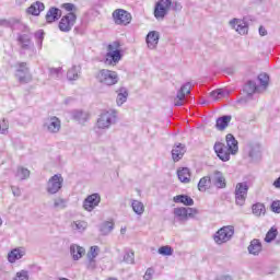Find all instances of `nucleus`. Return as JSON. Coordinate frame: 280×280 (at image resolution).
<instances>
[{
  "label": "nucleus",
  "mask_w": 280,
  "mask_h": 280,
  "mask_svg": "<svg viewBox=\"0 0 280 280\" xmlns=\"http://www.w3.org/2000/svg\"><path fill=\"white\" fill-rule=\"evenodd\" d=\"M225 142H215L213 145L217 156L223 162L231 161V154L235 156L240 151L238 142L232 133L226 135Z\"/></svg>",
  "instance_id": "f257e3e1"
},
{
  "label": "nucleus",
  "mask_w": 280,
  "mask_h": 280,
  "mask_svg": "<svg viewBox=\"0 0 280 280\" xmlns=\"http://www.w3.org/2000/svg\"><path fill=\"white\" fill-rule=\"evenodd\" d=\"M257 82L248 81L245 84L244 91L247 95H255V93L266 92L268 89V85L270 84V77L267 73H260L257 77Z\"/></svg>",
  "instance_id": "f03ea898"
},
{
  "label": "nucleus",
  "mask_w": 280,
  "mask_h": 280,
  "mask_svg": "<svg viewBox=\"0 0 280 280\" xmlns=\"http://www.w3.org/2000/svg\"><path fill=\"white\" fill-rule=\"evenodd\" d=\"M122 56L124 55H121V44L119 42H113L107 46L104 65H107V67H116L117 65H119Z\"/></svg>",
  "instance_id": "7ed1b4c3"
},
{
  "label": "nucleus",
  "mask_w": 280,
  "mask_h": 280,
  "mask_svg": "<svg viewBox=\"0 0 280 280\" xmlns=\"http://www.w3.org/2000/svg\"><path fill=\"white\" fill-rule=\"evenodd\" d=\"M117 124V110L108 109L103 110L96 120L95 129L96 130H108L110 126Z\"/></svg>",
  "instance_id": "20e7f679"
},
{
  "label": "nucleus",
  "mask_w": 280,
  "mask_h": 280,
  "mask_svg": "<svg viewBox=\"0 0 280 280\" xmlns=\"http://www.w3.org/2000/svg\"><path fill=\"white\" fill-rule=\"evenodd\" d=\"M233 235H235V228L233 225H225L214 233L213 240L215 244L222 246V244L231 242V240H233Z\"/></svg>",
  "instance_id": "39448f33"
},
{
  "label": "nucleus",
  "mask_w": 280,
  "mask_h": 280,
  "mask_svg": "<svg viewBox=\"0 0 280 280\" xmlns=\"http://www.w3.org/2000/svg\"><path fill=\"white\" fill-rule=\"evenodd\" d=\"M15 78L20 84H30L32 82V72L27 62L15 63Z\"/></svg>",
  "instance_id": "423d86ee"
},
{
  "label": "nucleus",
  "mask_w": 280,
  "mask_h": 280,
  "mask_svg": "<svg viewBox=\"0 0 280 280\" xmlns=\"http://www.w3.org/2000/svg\"><path fill=\"white\" fill-rule=\"evenodd\" d=\"M96 79L101 84H104L105 86H114V84L119 82V75L117 72L108 69L100 70L97 72Z\"/></svg>",
  "instance_id": "0eeeda50"
},
{
  "label": "nucleus",
  "mask_w": 280,
  "mask_h": 280,
  "mask_svg": "<svg viewBox=\"0 0 280 280\" xmlns=\"http://www.w3.org/2000/svg\"><path fill=\"white\" fill-rule=\"evenodd\" d=\"M60 128H62V122L56 116H49L43 121V130L48 132V135H58Z\"/></svg>",
  "instance_id": "6e6552de"
},
{
  "label": "nucleus",
  "mask_w": 280,
  "mask_h": 280,
  "mask_svg": "<svg viewBox=\"0 0 280 280\" xmlns=\"http://www.w3.org/2000/svg\"><path fill=\"white\" fill-rule=\"evenodd\" d=\"M172 8V0H160L155 4L154 16L158 21H163Z\"/></svg>",
  "instance_id": "1a4fd4ad"
},
{
  "label": "nucleus",
  "mask_w": 280,
  "mask_h": 280,
  "mask_svg": "<svg viewBox=\"0 0 280 280\" xmlns=\"http://www.w3.org/2000/svg\"><path fill=\"white\" fill-rule=\"evenodd\" d=\"M62 183H65V178H62L61 174H56L51 178H49L46 191L54 196V194H58L62 189Z\"/></svg>",
  "instance_id": "9d476101"
},
{
  "label": "nucleus",
  "mask_w": 280,
  "mask_h": 280,
  "mask_svg": "<svg viewBox=\"0 0 280 280\" xmlns=\"http://www.w3.org/2000/svg\"><path fill=\"white\" fill-rule=\"evenodd\" d=\"M75 21H78V16L73 12H70L63 15L59 22L60 32L67 33L70 30H73V25H75Z\"/></svg>",
  "instance_id": "9b49d317"
},
{
  "label": "nucleus",
  "mask_w": 280,
  "mask_h": 280,
  "mask_svg": "<svg viewBox=\"0 0 280 280\" xmlns=\"http://www.w3.org/2000/svg\"><path fill=\"white\" fill-rule=\"evenodd\" d=\"M261 144L259 142H249L245 147V153L252 161H259L261 159Z\"/></svg>",
  "instance_id": "f8f14e48"
},
{
  "label": "nucleus",
  "mask_w": 280,
  "mask_h": 280,
  "mask_svg": "<svg viewBox=\"0 0 280 280\" xmlns=\"http://www.w3.org/2000/svg\"><path fill=\"white\" fill-rule=\"evenodd\" d=\"M113 19L116 25H128L132 21V15L126 10L117 9L113 12Z\"/></svg>",
  "instance_id": "ddd939ff"
},
{
  "label": "nucleus",
  "mask_w": 280,
  "mask_h": 280,
  "mask_svg": "<svg viewBox=\"0 0 280 280\" xmlns=\"http://www.w3.org/2000/svg\"><path fill=\"white\" fill-rule=\"evenodd\" d=\"M18 44L21 48L20 54H25V51H32L34 49V43H32V36L30 34L18 35Z\"/></svg>",
  "instance_id": "4468645a"
},
{
  "label": "nucleus",
  "mask_w": 280,
  "mask_h": 280,
  "mask_svg": "<svg viewBox=\"0 0 280 280\" xmlns=\"http://www.w3.org/2000/svg\"><path fill=\"white\" fill-rule=\"evenodd\" d=\"M100 202H102V197L100 194H92L84 199L83 209L91 212L93 209H95V207H100Z\"/></svg>",
  "instance_id": "2eb2a0df"
},
{
  "label": "nucleus",
  "mask_w": 280,
  "mask_h": 280,
  "mask_svg": "<svg viewBox=\"0 0 280 280\" xmlns=\"http://www.w3.org/2000/svg\"><path fill=\"white\" fill-rule=\"evenodd\" d=\"M25 255H27L25 247H15L8 253L7 259L9 264H16V261L24 258Z\"/></svg>",
  "instance_id": "dca6fc26"
},
{
  "label": "nucleus",
  "mask_w": 280,
  "mask_h": 280,
  "mask_svg": "<svg viewBox=\"0 0 280 280\" xmlns=\"http://www.w3.org/2000/svg\"><path fill=\"white\" fill-rule=\"evenodd\" d=\"M230 27H232V30H235V32H237V34H241V36L248 34V24H246L244 20H241V19L231 20Z\"/></svg>",
  "instance_id": "f3484780"
},
{
  "label": "nucleus",
  "mask_w": 280,
  "mask_h": 280,
  "mask_svg": "<svg viewBox=\"0 0 280 280\" xmlns=\"http://www.w3.org/2000/svg\"><path fill=\"white\" fill-rule=\"evenodd\" d=\"M190 93H191V83L187 82L177 92V95L175 97V106H183V103L185 102V95H189Z\"/></svg>",
  "instance_id": "a211bd4d"
},
{
  "label": "nucleus",
  "mask_w": 280,
  "mask_h": 280,
  "mask_svg": "<svg viewBox=\"0 0 280 280\" xmlns=\"http://www.w3.org/2000/svg\"><path fill=\"white\" fill-rule=\"evenodd\" d=\"M212 185L217 187V189H226V177L222 172H214L212 176Z\"/></svg>",
  "instance_id": "6ab92c4d"
},
{
  "label": "nucleus",
  "mask_w": 280,
  "mask_h": 280,
  "mask_svg": "<svg viewBox=\"0 0 280 280\" xmlns=\"http://www.w3.org/2000/svg\"><path fill=\"white\" fill-rule=\"evenodd\" d=\"M185 152H187V150L185 149V144H182V143L175 144L172 150L173 161L175 163H178V161H180V159L185 156Z\"/></svg>",
  "instance_id": "aec40b11"
},
{
  "label": "nucleus",
  "mask_w": 280,
  "mask_h": 280,
  "mask_svg": "<svg viewBox=\"0 0 280 280\" xmlns=\"http://www.w3.org/2000/svg\"><path fill=\"white\" fill-rule=\"evenodd\" d=\"M45 11V3L40 1H36L31 7L26 9L27 14H32V16H39L40 12Z\"/></svg>",
  "instance_id": "412c9836"
},
{
  "label": "nucleus",
  "mask_w": 280,
  "mask_h": 280,
  "mask_svg": "<svg viewBox=\"0 0 280 280\" xmlns=\"http://www.w3.org/2000/svg\"><path fill=\"white\" fill-rule=\"evenodd\" d=\"M84 253H86L84 247L78 244L70 245V255L74 261L82 259V256L84 255Z\"/></svg>",
  "instance_id": "4be33fe9"
},
{
  "label": "nucleus",
  "mask_w": 280,
  "mask_h": 280,
  "mask_svg": "<svg viewBox=\"0 0 280 280\" xmlns=\"http://www.w3.org/2000/svg\"><path fill=\"white\" fill-rule=\"evenodd\" d=\"M159 32L151 31L147 35V45L149 49H156V45H159Z\"/></svg>",
  "instance_id": "5701e85b"
},
{
  "label": "nucleus",
  "mask_w": 280,
  "mask_h": 280,
  "mask_svg": "<svg viewBox=\"0 0 280 280\" xmlns=\"http://www.w3.org/2000/svg\"><path fill=\"white\" fill-rule=\"evenodd\" d=\"M62 16V11L58 8H50L46 13V21L47 23H55V21H58Z\"/></svg>",
  "instance_id": "b1692460"
},
{
  "label": "nucleus",
  "mask_w": 280,
  "mask_h": 280,
  "mask_svg": "<svg viewBox=\"0 0 280 280\" xmlns=\"http://www.w3.org/2000/svg\"><path fill=\"white\" fill-rule=\"evenodd\" d=\"M116 93H117V98H116L117 106H124V104L128 102V89L120 88L116 91Z\"/></svg>",
  "instance_id": "393cba45"
},
{
  "label": "nucleus",
  "mask_w": 280,
  "mask_h": 280,
  "mask_svg": "<svg viewBox=\"0 0 280 280\" xmlns=\"http://www.w3.org/2000/svg\"><path fill=\"white\" fill-rule=\"evenodd\" d=\"M232 117L226 115L219 117L215 122L217 130H226L229 128V124H231Z\"/></svg>",
  "instance_id": "a878e982"
},
{
  "label": "nucleus",
  "mask_w": 280,
  "mask_h": 280,
  "mask_svg": "<svg viewBox=\"0 0 280 280\" xmlns=\"http://www.w3.org/2000/svg\"><path fill=\"white\" fill-rule=\"evenodd\" d=\"M81 71L82 68H80V66H72L67 72V79L70 82H72L73 80H79Z\"/></svg>",
  "instance_id": "bb28decb"
},
{
  "label": "nucleus",
  "mask_w": 280,
  "mask_h": 280,
  "mask_svg": "<svg viewBox=\"0 0 280 280\" xmlns=\"http://www.w3.org/2000/svg\"><path fill=\"white\" fill-rule=\"evenodd\" d=\"M100 255V247L92 246L88 253L89 268H95V257Z\"/></svg>",
  "instance_id": "cd10ccee"
},
{
  "label": "nucleus",
  "mask_w": 280,
  "mask_h": 280,
  "mask_svg": "<svg viewBox=\"0 0 280 280\" xmlns=\"http://www.w3.org/2000/svg\"><path fill=\"white\" fill-rule=\"evenodd\" d=\"M177 176H178L180 183H190V180H191V172L189 171L188 167L178 170Z\"/></svg>",
  "instance_id": "c85d7f7f"
},
{
  "label": "nucleus",
  "mask_w": 280,
  "mask_h": 280,
  "mask_svg": "<svg viewBox=\"0 0 280 280\" xmlns=\"http://www.w3.org/2000/svg\"><path fill=\"white\" fill-rule=\"evenodd\" d=\"M174 202H180L182 205H185L186 207H194V199L187 195H178L174 197Z\"/></svg>",
  "instance_id": "c756f323"
},
{
  "label": "nucleus",
  "mask_w": 280,
  "mask_h": 280,
  "mask_svg": "<svg viewBox=\"0 0 280 280\" xmlns=\"http://www.w3.org/2000/svg\"><path fill=\"white\" fill-rule=\"evenodd\" d=\"M131 208L137 215H143V213L145 212V206L143 205V202L136 199L131 200Z\"/></svg>",
  "instance_id": "7c9ffc66"
},
{
  "label": "nucleus",
  "mask_w": 280,
  "mask_h": 280,
  "mask_svg": "<svg viewBox=\"0 0 280 280\" xmlns=\"http://www.w3.org/2000/svg\"><path fill=\"white\" fill-rule=\"evenodd\" d=\"M89 226V224L85 221H73L71 223V229L72 231H74L75 233H84L86 231V228Z\"/></svg>",
  "instance_id": "2f4dec72"
},
{
  "label": "nucleus",
  "mask_w": 280,
  "mask_h": 280,
  "mask_svg": "<svg viewBox=\"0 0 280 280\" xmlns=\"http://www.w3.org/2000/svg\"><path fill=\"white\" fill-rule=\"evenodd\" d=\"M68 200L61 197H57L54 199L52 208L56 211H62V209H67Z\"/></svg>",
  "instance_id": "473e14b6"
},
{
  "label": "nucleus",
  "mask_w": 280,
  "mask_h": 280,
  "mask_svg": "<svg viewBox=\"0 0 280 280\" xmlns=\"http://www.w3.org/2000/svg\"><path fill=\"white\" fill-rule=\"evenodd\" d=\"M252 212L257 218H260V215H266V206L261 202L254 203L252 206Z\"/></svg>",
  "instance_id": "72a5a7b5"
},
{
  "label": "nucleus",
  "mask_w": 280,
  "mask_h": 280,
  "mask_svg": "<svg viewBox=\"0 0 280 280\" xmlns=\"http://www.w3.org/2000/svg\"><path fill=\"white\" fill-rule=\"evenodd\" d=\"M261 250V242L259 240H253L248 246L249 255H259Z\"/></svg>",
  "instance_id": "f704fd0d"
},
{
  "label": "nucleus",
  "mask_w": 280,
  "mask_h": 280,
  "mask_svg": "<svg viewBox=\"0 0 280 280\" xmlns=\"http://www.w3.org/2000/svg\"><path fill=\"white\" fill-rule=\"evenodd\" d=\"M199 191L205 192L209 187H211V177L210 176H205L200 178L198 185H197Z\"/></svg>",
  "instance_id": "c9c22d12"
},
{
  "label": "nucleus",
  "mask_w": 280,
  "mask_h": 280,
  "mask_svg": "<svg viewBox=\"0 0 280 280\" xmlns=\"http://www.w3.org/2000/svg\"><path fill=\"white\" fill-rule=\"evenodd\" d=\"M15 178L19 180H27V178H30V170L19 166L15 171Z\"/></svg>",
  "instance_id": "e433bc0d"
},
{
  "label": "nucleus",
  "mask_w": 280,
  "mask_h": 280,
  "mask_svg": "<svg viewBox=\"0 0 280 280\" xmlns=\"http://www.w3.org/2000/svg\"><path fill=\"white\" fill-rule=\"evenodd\" d=\"M72 117L80 124H84V121H86L89 119V114L83 110H73Z\"/></svg>",
  "instance_id": "4c0bfd02"
},
{
  "label": "nucleus",
  "mask_w": 280,
  "mask_h": 280,
  "mask_svg": "<svg viewBox=\"0 0 280 280\" xmlns=\"http://www.w3.org/2000/svg\"><path fill=\"white\" fill-rule=\"evenodd\" d=\"M113 229H115V223L110 221H105L100 226L102 235H108L109 233L113 232Z\"/></svg>",
  "instance_id": "58836bf2"
},
{
  "label": "nucleus",
  "mask_w": 280,
  "mask_h": 280,
  "mask_svg": "<svg viewBox=\"0 0 280 280\" xmlns=\"http://www.w3.org/2000/svg\"><path fill=\"white\" fill-rule=\"evenodd\" d=\"M235 194L248 196V183L246 182L237 183L235 187Z\"/></svg>",
  "instance_id": "ea45409f"
},
{
  "label": "nucleus",
  "mask_w": 280,
  "mask_h": 280,
  "mask_svg": "<svg viewBox=\"0 0 280 280\" xmlns=\"http://www.w3.org/2000/svg\"><path fill=\"white\" fill-rule=\"evenodd\" d=\"M174 215L178 218L180 222H185L187 220V208H175Z\"/></svg>",
  "instance_id": "a19ab883"
},
{
  "label": "nucleus",
  "mask_w": 280,
  "mask_h": 280,
  "mask_svg": "<svg viewBox=\"0 0 280 280\" xmlns=\"http://www.w3.org/2000/svg\"><path fill=\"white\" fill-rule=\"evenodd\" d=\"M277 235H279V231L277 230V228H271L266 234L265 242H267V244H270V242L276 240Z\"/></svg>",
  "instance_id": "79ce46f5"
},
{
  "label": "nucleus",
  "mask_w": 280,
  "mask_h": 280,
  "mask_svg": "<svg viewBox=\"0 0 280 280\" xmlns=\"http://www.w3.org/2000/svg\"><path fill=\"white\" fill-rule=\"evenodd\" d=\"M224 95H226V92L222 89L212 91L210 93V97L214 101L218 102V100H222V97H224Z\"/></svg>",
  "instance_id": "37998d69"
},
{
  "label": "nucleus",
  "mask_w": 280,
  "mask_h": 280,
  "mask_svg": "<svg viewBox=\"0 0 280 280\" xmlns=\"http://www.w3.org/2000/svg\"><path fill=\"white\" fill-rule=\"evenodd\" d=\"M158 253L165 257H170V256L174 255V249L170 245H166V246L160 247Z\"/></svg>",
  "instance_id": "c03bdc74"
},
{
  "label": "nucleus",
  "mask_w": 280,
  "mask_h": 280,
  "mask_svg": "<svg viewBox=\"0 0 280 280\" xmlns=\"http://www.w3.org/2000/svg\"><path fill=\"white\" fill-rule=\"evenodd\" d=\"M19 23V20L10 19V20H0V26L1 27H11L14 28V26Z\"/></svg>",
  "instance_id": "a18cd8bd"
},
{
  "label": "nucleus",
  "mask_w": 280,
  "mask_h": 280,
  "mask_svg": "<svg viewBox=\"0 0 280 280\" xmlns=\"http://www.w3.org/2000/svg\"><path fill=\"white\" fill-rule=\"evenodd\" d=\"M8 130H10V122L3 118L0 120V135H8Z\"/></svg>",
  "instance_id": "49530a36"
},
{
  "label": "nucleus",
  "mask_w": 280,
  "mask_h": 280,
  "mask_svg": "<svg viewBox=\"0 0 280 280\" xmlns=\"http://www.w3.org/2000/svg\"><path fill=\"white\" fill-rule=\"evenodd\" d=\"M247 197L248 195H240L235 192V203L237 205V207H244V205H246Z\"/></svg>",
  "instance_id": "de8ad7c7"
},
{
  "label": "nucleus",
  "mask_w": 280,
  "mask_h": 280,
  "mask_svg": "<svg viewBox=\"0 0 280 280\" xmlns=\"http://www.w3.org/2000/svg\"><path fill=\"white\" fill-rule=\"evenodd\" d=\"M13 280H30V271L27 270L18 271Z\"/></svg>",
  "instance_id": "09e8293b"
},
{
  "label": "nucleus",
  "mask_w": 280,
  "mask_h": 280,
  "mask_svg": "<svg viewBox=\"0 0 280 280\" xmlns=\"http://www.w3.org/2000/svg\"><path fill=\"white\" fill-rule=\"evenodd\" d=\"M49 75L51 78H62V68H49Z\"/></svg>",
  "instance_id": "8fccbe9b"
},
{
  "label": "nucleus",
  "mask_w": 280,
  "mask_h": 280,
  "mask_svg": "<svg viewBox=\"0 0 280 280\" xmlns=\"http://www.w3.org/2000/svg\"><path fill=\"white\" fill-rule=\"evenodd\" d=\"M125 264H135V252H126L124 255Z\"/></svg>",
  "instance_id": "3c124183"
},
{
  "label": "nucleus",
  "mask_w": 280,
  "mask_h": 280,
  "mask_svg": "<svg viewBox=\"0 0 280 280\" xmlns=\"http://www.w3.org/2000/svg\"><path fill=\"white\" fill-rule=\"evenodd\" d=\"M61 8L66 11V12H75V4L73 3H63L61 4Z\"/></svg>",
  "instance_id": "603ef678"
},
{
  "label": "nucleus",
  "mask_w": 280,
  "mask_h": 280,
  "mask_svg": "<svg viewBox=\"0 0 280 280\" xmlns=\"http://www.w3.org/2000/svg\"><path fill=\"white\" fill-rule=\"evenodd\" d=\"M171 8L175 12H180L183 10V4H180V2H177V1L172 2L171 0Z\"/></svg>",
  "instance_id": "864d4df0"
},
{
  "label": "nucleus",
  "mask_w": 280,
  "mask_h": 280,
  "mask_svg": "<svg viewBox=\"0 0 280 280\" xmlns=\"http://www.w3.org/2000/svg\"><path fill=\"white\" fill-rule=\"evenodd\" d=\"M271 211L273 213H280V200L272 201Z\"/></svg>",
  "instance_id": "5fc2aeb1"
},
{
  "label": "nucleus",
  "mask_w": 280,
  "mask_h": 280,
  "mask_svg": "<svg viewBox=\"0 0 280 280\" xmlns=\"http://www.w3.org/2000/svg\"><path fill=\"white\" fill-rule=\"evenodd\" d=\"M152 277H154V269L153 268H148L144 276H143V279L144 280H152Z\"/></svg>",
  "instance_id": "6e6d98bb"
},
{
  "label": "nucleus",
  "mask_w": 280,
  "mask_h": 280,
  "mask_svg": "<svg viewBox=\"0 0 280 280\" xmlns=\"http://www.w3.org/2000/svg\"><path fill=\"white\" fill-rule=\"evenodd\" d=\"M198 213V210L196 208H186V217L188 218H194Z\"/></svg>",
  "instance_id": "4d7b16f0"
},
{
  "label": "nucleus",
  "mask_w": 280,
  "mask_h": 280,
  "mask_svg": "<svg viewBox=\"0 0 280 280\" xmlns=\"http://www.w3.org/2000/svg\"><path fill=\"white\" fill-rule=\"evenodd\" d=\"M11 191L15 198H19L21 196V188L16 186H11Z\"/></svg>",
  "instance_id": "13d9d810"
},
{
  "label": "nucleus",
  "mask_w": 280,
  "mask_h": 280,
  "mask_svg": "<svg viewBox=\"0 0 280 280\" xmlns=\"http://www.w3.org/2000/svg\"><path fill=\"white\" fill-rule=\"evenodd\" d=\"M36 38L39 40V45H43V38L45 36V33L43 31H38L36 34H35Z\"/></svg>",
  "instance_id": "bf43d9fd"
},
{
  "label": "nucleus",
  "mask_w": 280,
  "mask_h": 280,
  "mask_svg": "<svg viewBox=\"0 0 280 280\" xmlns=\"http://www.w3.org/2000/svg\"><path fill=\"white\" fill-rule=\"evenodd\" d=\"M260 36H267L268 35V31H266V27L260 26L258 30Z\"/></svg>",
  "instance_id": "052dcab7"
},
{
  "label": "nucleus",
  "mask_w": 280,
  "mask_h": 280,
  "mask_svg": "<svg viewBox=\"0 0 280 280\" xmlns=\"http://www.w3.org/2000/svg\"><path fill=\"white\" fill-rule=\"evenodd\" d=\"M215 280H233V278L231 276H220Z\"/></svg>",
  "instance_id": "680f3d73"
},
{
  "label": "nucleus",
  "mask_w": 280,
  "mask_h": 280,
  "mask_svg": "<svg viewBox=\"0 0 280 280\" xmlns=\"http://www.w3.org/2000/svg\"><path fill=\"white\" fill-rule=\"evenodd\" d=\"M3 224V220L0 218V226H2Z\"/></svg>",
  "instance_id": "e2e57ef3"
}]
</instances>
